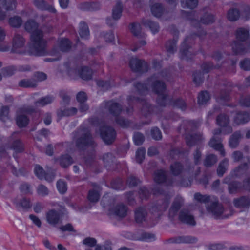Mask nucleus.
<instances>
[{
  "instance_id": "obj_1",
  "label": "nucleus",
  "mask_w": 250,
  "mask_h": 250,
  "mask_svg": "<svg viewBox=\"0 0 250 250\" xmlns=\"http://www.w3.org/2000/svg\"><path fill=\"white\" fill-rule=\"evenodd\" d=\"M168 72L167 70H163L158 75H154L147 80L145 84L137 83L134 84L138 93L141 95L145 94L148 91V86H151L152 90L158 94L157 99V104L161 106H165L168 104H171V100L167 95L164 94L166 85L162 81L158 80V78L166 77Z\"/></svg>"
},
{
  "instance_id": "obj_2",
  "label": "nucleus",
  "mask_w": 250,
  "mask_h": 250,
  "mask_svg": "<svg viewBox=\"0 0 250 250\" xmlns=\"http://www.w3.org/2000/svg\"><path fill=\"white\" fill-rule=\"evenodd\" d=\"M24 28L31 33V54L37 56L45 55L46 42L43 38L42 31L38 29V24L34 20H29L25 22Z\"/></svg>"
},
{
  "instance_id": "obj_3",
  "label": "nucleus",
  "mask_w": 250,
  "mask_h": 250,
  "mask_svg": "<svg viewBox=\"0 0 250 250\" xmlns=\"http://www.w3.org/2000/svg\"><path fill=\"white\" fill-rule=\"evenodd\" d=\"M236 40L232 44V49L235 55H244L250 53V40L249 30L239 28L236 31Z\"/></svg>"
},
{
  "instance_id": "obj_4",
  "label": "nucleus",
  "mask_w": 250,
  "mask_h": 250,
  "mask_svg": "<svg viewBox=\"0 0 250 250\" xmlns=\"http://www.w3.org/2000/svg\"><path fill=\"white\" fill-rule=\"evenodd\" d=\"M89 120L92 125L99 127L101 137L105 144H111L114 141L116 132L113 127L105 125L102 120L97 117L92 118Z\"/></svg>"
},
{
  "instance_id": "obj_5",
  "label": "nucleus",
  "mask_w": 250,
  "mask_h": 250,
  "mask_svg": "<svg viewBox=\"0 0 250 250\" xmlns=\"http://www.w3.org/2000/svg\"><path fill=\"white\" fill-rule=\"evenodd\" d=\"M76 146L80 150H84L89 146H95L94 141L87 128H80L76 132Z\"/></svg>"
},
{
  "instance_id": "obj_6",
  "label": "nucleus",
  "mask_w": 250,
  "mask_h": 250,
  "mask_svg": "<svg viewBox=\"0 0 250 250\" xmlns=\"http://www.w3.org/2000/svg\"><path fill=\"white\" fill-rule=\"evenodd\" d=\"M206 209L208 213L215 219H226L233 214L232 210H229V213H226V210L223 206L219 202L216 197L210 203L207 205Z\"/></svg>"
},
{
  "instance_id": "obj_7",
  "label": "nucleus",
  "mask_w": 250,
  "mask_h": 250,
  "mask_svg": "<svg viewBox=\"0 0 250 250\" xmlns=\"http://www.w3.org/2000/svg\"><path fill=\"white\" fill-rule=\"evenodd\" d=\"M127 100L129 102L134 101H136L139 102L142 105L141 109V113L145 116H147L153 113L157 114L159 112V109L158 107L152 106L146 100L140 99L139 98L132 96H128Z\"/></svg>"
},
{
  "instance_id": "obj_8",
  "label": "nucleus",
  "mask_w": 250,
  "mask_h": 250,
  "mask_svg": "<svg viewBox=\"0 0 250 250\" xmlns=\"http://www.w3.org/2000/svg\"><path fill=\"white\" fill-rule=\"evenodd\" d=\"M250 168V158H247V162L241 164L231 171L223 180L224 183H229L232 178L241 177Z\"/></svg>"
},
{
  "instance_id": "obj_9",
  "label": "nucleus",
  "mask_w": 250,
  "mask_h": 250,
  "mask_svg": "<svg viewBox=\"0 0 250 250\" xmlns=\"http://www.w3.org/2000/svg\"><path fill=\"white\" fill-rule=\"evenodd\" d=\"M100 108L103 113H109L114 116H118L122 111V106L113 100L104 101Z\"/></svg>"
},
{
  "instance_id": "obj_10",
  "label": "nucleus",
  "mask_w": 250,
  "mask_h": 250,
  "mask_svg": "<svg viewBox=\"0 0 250 250\" xmlns=\"http://www.w3.org/2000/svg\"><path fill=\"white\" fill-rule=\"evenodd\" d=\"M225 134V129L221 130V129H215L213 131L214 136L210 139L208 143V145L211 147L213 148L214 149L218 150L220 152V154L222 156L225 155V150L223 148V145L221 143V138L218 135H219L222 132Z\"/></svg>"
},
{
  "instance_id": "obj_11",
  "label": "nucleus",
  "mask_w": 250,
  "mask_h": 250,
  "mask_svg": "<svg viewBox=\"0 0 250 250\" xmlns=\"http://www.w3.org/2000/svg\"><path fill=\"white\" fill-rule=\"evenodd\" d=\"M62 216L60 211L50 209L46 213V220L50 226L56 227L62 223Z\"/></svg>"
},
{
  "instance_id": "obj_12",
  "label": "nucleus",
  "mask_w": 250,
  "mask_h": 250,
  "mask_svg": "<svg viewBox=\"0 0 250 250\" xmlns=\"http://www.w3.org/2000/svg\"><path fill=\"white\" fill-rule=\"evenodd\" d=\"M25 43L26 40L21 35L15 34L12 41V52L18 54L22 53Z\"/></svg>"
},
{
  "instance_id": "obj_13",
  "label": "nucleus",
  "mask_w": 250,
  "mask_h": 250,
  "mask_svg": "<svg viewBox=\"0 0 250 250\" xmlns=\"http://www.w3.org/2000/svg\"><path fill=\"white\" fill-rule=\"evenodd\" d=\"M129 66L134 72L143 73L147 71L148 69L147 64L145 61L137 58H131L129 61Z\"/></svg>"
},
{
  "instance_id": "obj_14",
  "label": "nucleus",
  "mask_w": 250,
  "mask_h": 250,
  "mask_svg": "<svg viewBox=\"0 0 250 250\" xmlns=\"http://www.w3.org/2000/svg\"><path fill=\"white\" fill-rule=\"evenodd\" d=\"M169 199L170 198L166 197L164 199L159 200L157 202V204L152 207V212H157L154 217L158 219L160 218L162 213L165 211L168 208L169 204Z\"/></svg>"
},
{
  "instance_id": "obj_15",
  "label": "nucleus",
  "mask_w": 250,
  "mask_h": 250,
  "mask_svg": "<svg viewBox=\"0 0 250 250\" xmlns=\"http://www.w3.org/2000/svg\"><path fill=\"white\" fill-rule=\"evenodd\" d=\"M185 140L188 146H192L201 144L204 141V138L202 133H194L187 134Z\"/></svg>"
},
{
  "instance_id": "obj_16",
  "label": "nucleus",
  "mask_w": 250,
  "mask_h": 250,
  "mask_svg": "<svg viewBox=\"0 0 250 250\" xmlns=\"http://www.w3.org/2000/svg\"><path fill=\"white\" fill-rule=\"evenodd\" d=\"M194 41V37L191 35L187 37L183 41L180 49V57L181 59H186L189 56L190 48L189 44L192 43Z\"/></svg>"
},
{
  "instance_id": "obj_17",
  "label": "nucleus",
  "mask_w": 250,
  "mask_h": 250,
  "mask_svg": "<svg viewBox=\"0 0 250 250\" xmlns=\"http://www.w3.org/2000/svg\"><path fill=\"white\" fill-rule=\"evenodd\" d=\"M179 219L182 223L190 226H194L196 224L194 216L187 209H182L180 211Z\"/></svg>"
},
{
  "instance_id": "obj_18",
  "label": "nucleus",
  "mask_w": 250,
  "mask_h": 250,
  "mask_svg": "<svg viewBox=\"0 0 250 250\" xmlns=\"http://www.w3.org/2000/svg\"><path fill=\"white\" fill-rule=\"evenodd\" d=\"M216 123L218 125L222 127H225V134L230 133L232 131V128L229 126V119L228 116L221 114L216 118Z\"/></svg>"
},
{
  "instance_id": "obj_19",
  "label": "nucleus",
  "mask_w": 250,
  "mask_h": 250,
  "mask_svg": "<svg viewBox=\"0 0 250 250\" xmlns=\"http://www.w3.org/2000/svg\"><path fill=\"white\" fill-rule=\"evenodd\" d=\"M234 207L239 209H248L250 207V197L247 196H242L234 198L233 200Z\"/></svg>"
},
{
  "instance_id": "obj_20",
  "label": "nucleus",
  "mask_w": 250,
  "mask_h": 250,
  "mask_svg": "<svg viewBox=\"0 0 250 250\" xmlns=\"http://www.w3.org/2000/svg\"><path fill=\"white\" fill-rule=\"evenodd\" d=\"M198 241L197 238L191 236H180L172 237L168 240L170 243L181 244H193L196 243Z\"/></svg>"
},
{
  "instance_id": "obj_21",
  "label": "nucleus",
  "mask_w": 250,
  "mask_h": 250,
  "mask_svg": "<svg viewBox=\"0 0 250 250\" xmlns=\"http://www.w3.org/2000/svg\"><path fill=\"white\" fill-rule=\"evenodd\" d=\"M147 211L144 207L137 208L134 210V220L138 224H141L146 220Z\"/></svg>"
},
{
  "instance_id": "obj_22",
  "label": "nucleus",
  "mask_w": 250,
  "mask_h": 250,
  "mask_svg": "<svg viewBox=\"0 0 250 250\" xmlns=\"http://www.w3.org/2000/svg\"><path fill=\"white\" fill-rule=\"evenodd\" d=\"M184 200L181 197H177L169 210V217L171 219L177 215L178 211L183 204Z\"/></svg>"
},
{
  "instance_id": "obj_23",
  "label": "nucleus",
  "mask_w": 250,
  "mask_h": 250,
  "mask_svg": "<svg viewBox=\"0 0 250 250\" xmlns=\"http://www.w3.org/2000/svg\"><path fill=\"white\" fill-rule=\"evenodd\" d=\"M101 6L98 2H84L79 4L78 8L83 11H95L99 10Z\"/></svg>"
},
{
  "instance_id": "obj_24",
  "label": "nucleus",
  "mask_w": 250,
  "mask_h": 250,
  "mask_svg": "<svg viewBox=\"0 0 250 250\" xmlns=\"http://www.w3.org/2000/svg\"><path fill=\"white\" fill-rule=\"evenodd\" d=\"M53 161L55 164H59L63 167H67L73 163V159L68 154L62 155L59 158H55Z\"/></svg>"
},
{
  "instance_id": "obj_25",
  "label": "nucleus",
  "mask_w": 250,
  "mask_h": 250,
  "mask_svg": "<svg viewBox=\"0 0 250 250\" xmlns=\"http://www.w3.org/2000/svg\"><path fill=\"white\" fill-rule=\"evenodd\" d=\"M77 112V109L75 107L65 108L61 107L57 110V114L59 119L65 116H70L75 115Z\"/></svg>"
},
{
  "instance_id": "obj_26",
  "label": "nucleus",
  "mask_w": 250,
  "mask_h": 250,
  "mask_svg": "<svg viewBox=\"0 0 250 250\" xmlns=\"http://www.w3.org/2000/svg\"><path fill=\"white\" fill-rule=\"evenodd\" d=\"M34 4L37 8L41 10H47L51 13H55L56 11L52 5L47 4L43 0H34Z\"/></svg>"
},
{
  "instance_id": "obj_27",
  "label": "nucleus",
  "mask_w": 250,
  "mask_h": 250,
  "mask_svg": "<svg viewBox=\"0 0 250 250\" xmlns=\"http://www.w3.org/2000/svg\"><path fill=\"white\" fill-rule=\"evenodd\" d=\"M228 184V190L230 194H235L238 192L244 190L242 183L240 182L234 181L227 183Z\"/></svg>"
},
{
  "instance_id": "obj_28",
  "label": "nucleus",
  "mask_w": 250,
  "mask_h": 250,
  "mask_svg": "<svg viewBox=\"0 0 250 250\" xmlns=\"http://www.w3.org/2000/svg\"><path fill=\"white\" fill-rule=\"evenodd\" d=\"M37 85V81L33 78L23 79L18 82V86L22 88H35Z\"/></svg>"
},
{
  "instance_id": "obj_29",
  "label": "nucleus",
  "mask_w": 250,
  "mask_h": 250,
  "mask_svg": "<svg viewBox=\"0 0 250 250\" xmlns=\"http://www.w3.org/2000/svg\"><path fill=\"white\" fill-rule=\"evenodd\" d=\"M127 211L128 208L123 204L117 205L113 209L114 214L120 218L125 217L127 215Z\"/></svg>"
},
{
  "instance_id": "obj_30",
  "label": "nucleus",
  "mask_w": 250,
  "mask_h": 250,
  "mask_svg": "<svg viewBox=\"0 0 250 250\" xmlns=\"http://www.w3.org/2000/svg\"><path fill=\"white\" fill-rule=\"evenodd\" d=\"M142 24L145 27L149 28L153 34H155L158 32L160 29V26L158 23L149 20H143Z\"/></svg>"
},
{
  "instance_id": "obj_31",
  "label": "nucleus",
  "mask_w": 250,
  "mask_h": 250,
  "mask_svg": "<svg viewBox=\"0 0 250 250\" xmlns=\"http://www.w3.org/2000/svg\"><path fill=\"white\" fill-rule=\"evenodd\" d=\"M250 120V116L249 114L246 112L238 113L234 118V122L237 125L245 124L248 122Z\"/></svg>"
},
{
  "instance_id": "obj_32",
  "label": "nucleus",
  "mask_w": 250,
  "mask_h": 250,
  "mask_svg": "<svg viewBox=\"0 0 250 250\" xmlns=\"http://www.w3.org/2000/svg\"><path fill=\"white\" fill-rule=\"evenodd\" d=\"M92 70L88 67H82L78 70V74L81 78L84 80H89L92 77Z\"/></svg>"
},
{
  "instance_id": "obj_33",
  "label": "nucleus",
  "mask_w": 250,
  "mask_h": 250,
  "mask_svg": "<svg viewBox=\"0 0 250 250\" xmlns=\"http://www.w3.org/2000/svg\"><path fill=\"white\" fill-rule=\"evenodd\" d=\"M14 203L18 209L22 208L24 209H27L31 207L30 201L26 198H23L21 199H15Z\"/></svg>"
},
{
  "instance_id": "obj_34",
  "label": "nucleus",
  "mask_w": 250,
  "mask_h": 250,
  "mask_svg": "<svg viewBox=\"0 0 250 250\" xmlns=\"http://www.w3.org/2000/svg\"><path fill=\"white\" fill-rule=\"evenodd\" d=\"M123 5L120 0H116V5L112 9V18L115 20H118L122 16Z\"/></svg>"
},
{
  "instance_id": "obj_35",
  "label": "nucleus",
  "mask_w": 250,
  "mask_h": 250,
  "mask_svg": "<svg viewBox=\"0 0 250 250\" xmlns=\"http://www.w3.org/2000/svg\"><path fill=\"white\" fill-rule=\"evenodd\" d=\"M241 138L240 131H237L231 135L229 139V146L232 148H235L238 146Z\"/></svg>"
},
{
  "instance_id": "obj_36",
  "label": "nucleus",
  "mask_w": 250,
  "mask_h": 250,
  "mask_svg": "<svg viewBox=\"0 0 250 250\" xmlns=\"http://www.w3.org/2000/svg\"><path fill=\"white\" fill-rule=\"evenodd\" d=\"M229 167V160L227 158L224 159L220 162L217 168V174L219 177H222L226 172Z\"/></svg>"
},
{
  "instance_id": "obj_37",
  "label": "nucleus",
  "mask_w": 250,
  "mask_h": 250,
  "mask_svg": "<svg viewBox=\"0 0 250 250\" xmlns=\"http://www.w3.org/2000/svg\"><path fill=\"white\" fill-rule=\"evenodd\" d=\"M16 122L19 128L24 127L28 124L29 119L26 115L19 112L16 118Z\"/></svg>"
},
{
  "instance_id": "obj_38",
  "label": "nucleus",
  "mask_w": 250,
  "mask_h": 250,
  "mask_svg": "<svg viewBox=\"0 0 250 250\" xmlns=\"http://www.w3.org/2000/svg\"><path fill=\"white\" fill-rule=\"evenodd\" d=\"M9 148L14 150L16 153L22 152L24 150L23 145L19 139L14 140L10 143Z\"/></svg>"
},
{
  "instance_id": "obj_39",
  "label": "nucleus",
  "mask_w": 250,
  "mask_h": 250,
  "mask_svg": "<svg viewBox=\"0 0 250 250\" xmlns=\"http://www.w3.org/2000/svg\"><path fill=\"white\" fill-rule=\"evenodd\" d=\"M17 2L15 0H1L0 5L6 11H12L16 7Z\"/></svg>"
},
{
  "instance_id": "obj_40",
  "label": "nucleus",
  "mask_w": 250,
  "mask_h": 250,
  "mask_svg": "<svg viewBox=\"0 0 250 250\" xmlns=\"http://www.w3.org/2000/svg\"><path fill=\"white\" fill-rule=\"evenodd\" d=\"M215 197V196H214L203 195L200 193H196L194 194V198L195 200L201 203H208V204L210 203Z\"/></svg>"
},
{
  "instance_id": "obj_41",
  "label": "nucleus",
  "mask_w": 250,
  "mask_h": 250,
  "mask_svg": "<svg viewBox=\"0 0 250 250\" xmlns=\"http://www.w3.org/2000/svg\"><path fill=\"white\" fill-rule=\"evenodd\" d=\"M79 34L82 38L87 39L89 36L87 25L84 21H81L79 25Z\"/></svg>"
},
{
  "instance_id": "obj_42",
  "label": "nucleus",
  "mask_w": 250,
  "mask_h": 250,
  "mask_svg": "<svg viewBox=\"0 0 250 250\" xmlns=\"http://www.w3.org/2000/svg\"><path fill=\"white\" fill-rule=\"evenodd\" d=\"M154 181L155 182L160 184L166 181V172L163 170H156L154 173Z\"/></svg>"
},
{
  "instance_id": "obj_43",
  "label": "nucleus",
  "mask_w": 250,
  "mask_h": 250,
  "mask_svg": "<svg viewBox=\"0 0 250 250\" xmlns=\"http://www.w3.org/2000/svg\"><path fill=\"white\" fill-rule=\"evenodd\" d=\"M22 20L19 16H14L9 19V25L14 28H19L22 24Z\"/></svg>"
},
{
  "instance_id": "obj_44",
  "label": "nucleus",
  "mask_w": 250,
  "mask_h": 250,
  "mask_svg": "<svg viewBox=\"0 0 250 250\" xmlns=\"http://www.w3.org/2000/svg\"><path fill=\"white\" fill-rule=\"evenodd\" d=\"M209 94L207 91L200 92L198 97V103L200 105L206 104L210 100Z\"/></svg>"
},
{
  "instance_id": "obj_45",
  "label": "nucleus",
  "mask_w": 250,
  "mask_h": 250,
  "mask_svg": "<svg viewBox=\"0 0 250 250\" xmlns=\"http://www.w3.org/2000/svg\"><path fill=\"white\" fill-rule=\"evenodd\" d=\"M54 100V97L52 96H47L44 97H42L39 99L38 101L35 102V104L37 105L38 104L41 106H43L47 104H50L53 102Z\"/></svg>"
},
{
  "instance_id": "obj_46",
  "label": "nucleus",
  "mask_w": 250,
  "mask_h": 250,
  "mask_svg": "<svg viewBox=\"0 0 250 250\" xmlns=\"http://www.w3.org/2000/svg\"><path fill=\"white\" fill-rule=\"evenodd\" d=\"M217 161L216 155L212 154L207 155L204 161V165L206 167H211L217 162Z\"/></svg>"
},
{
  "instance_id": "obj_47",
  "label": "nucleus",
  "mask_w": 250,
  "mask_h": 250,
  "mask_svg": "<svg viewBox=\"0 0 250 250\" xmlns=\"http://www.w3.org/2000/svg\"><path fill=\"white\" fill-rule=\"evenodd\" d=\"M183 170V166L179 162H175L170 165V171L174 175H179Z\"/></svg>"
},
{
  "instance_id": "obj_48",
  "label": "nucleus",
  "mask_w": 250,
  "mask_h": 250,
  "mask_svg": "<svg viewBox=\"0 0 250 250\" xmlns=\"http://www.w3.org/2000/svg\"><path fill=\"white\" fill-rule=\"evenodd\" d=\"M198 0H181V6L183 8L194 9L197 6Z\"/></svg>"
},
{
  "instance_id": "obj_49",
  "label": "nucleus",
  "mask_w": 250,
  "mask_h": 250,
  "mask_svg": "<svg viewBox=\"0 0 250 250\" xmlns=\"http://www.w3.org/2000/svg\"><path fill=\"white\" fill-rule=\"evenodd\" d=\"M59 47L62 51L66 52L70 49L71 43L67 39H62L60 41Z\"/></svg>"
},
{
  "instance_id": "obj_50",
  "label": "nucleus",
  "mask_w": 250,
  "mask_h": 250,
  "mask_svg": "<svg viewBox=\"0 0 250 250\" xmlns=\"http://www.w3.org/2000/svg\"><path fill=\"white\" fill-rule=\"evenodd\" d=\"M177 39H174L172 41H169L166 44V47L168 53L173 54L177 50L176 43Z\"/></svg>"
},
{
  "instance_id": "obj_51",
  "label": "nucleus",
  "mask_w": 250,
  "mask_h": 250,
  "mask_svg": "<svg viewBox=\"0 0 250 250\" xmlns=\"http://www.w3.org/2000/svg\"><path fill=\"white\" fill-rule=\"evenodd\" d=\"M152 14L155 17H160L163 11V8L160 3H155L151 7Z\"/></svg>"
},
{
  "instance_id": "obj_52",
  "label": "nucleus",
  "mask_w": 250,
  "mask_h": 250,
  "mask_svg": "<svg viewBox=\"0 0 250 250\" xmlns=\"http://www.w3.org/2000/svg\"><path fill=\"white\" fill-rule=\"evenodd\" d=\"M227 16L229 21H235L240 16V12L236 8H232L229 11Z\"/></svg>"
},
{
  "instance_id": "obj_53",
  "label": "nucleus",
  "mask_w": 250,
  "mask_h": 250,
  "mask_svg": "<svg viewBox=\"0 0 250 250\" xmlns=\"http://www.w3.org/2000/svg\"><path fill=\"white\" fill-rule=\"evenodd\" d=\"M221 67V65L217 64L214 65L211 62H207L203 63L202 65V69L203 70V73H208L211 70L213 69H218Z\"/></svg>"
},
{
  "instance_id": "obj_54",
  "label": "nucleus",
  "mask_w": 250,
  "mask_h": 250,
  "mask_svg": "<svg viewBox=\"0 0 250 250\" xmlns=\"http://www.w3.org/2000/svg\"><path fill=\"white\" fill-rule=\"evenodd\" d=\"M9 108L7 106H3L0 109V120L5 122L9 119Z\"/></svg>"
},
{
  "instance_id": "obj_55",
  "label": "nucleus",
  "mask_w": 250,
  "mask_h": 250,
  "mask_svg": "<svg viewBox=\"0 0 250 250\" xmlns=\"http://www.w3.org/2000/svg\"><path fill=\"white\" fill-rule=\"evenodd\" d=\"M2 73L5 77L11 76L17 71L16 66L12 65L4 67L1 69Z\"/></svg>"
},
{
  "instance_id": "obj_56",
  "label": "nucleus",
  "mask_w": 250,
  "mask_h": 250,
  "mask_svg": "<svg viewBox=\"0 0 250 250\" xmlns=\"http://www.w3.org/2000/svg\"><path fill=\"white\" fill-rule=\"evenodd\" d=\"M201 23L205 24H209L214 21V17L212 14L206 13L200 19Z\"/></svg>"
},
{
  "instance_id": "obj_57",
  "label": "nucleus",
  "mask_w": 250,
  "mask_h": 250,
  "mask_svg": "<svg viewBox=\"0 0 250 250\" xmlns=\"http://www.w3.org/2000/svg\"><path fill=\"white\" fill-rule=\"evenodd\" d=\"M203 73L196 71L193 73V82L196 85H200L204 81Z\"/></svg>"
},
{
  "instance_id": "obj_58",
  "label": "nucleus",
  "mask_w": 250,
  "mask_h": 250,
  "mask_svg": "<svg viewBox=\"0 0 250 250\" xmlns=\"http://www.w3.org/2000/svg\"><path fill=\"white\" fill-rule=\"evenodd\" d=\"M19 112L21 114H31L36 112V108L32 105H24L19 109Z\"/></svg>"
},
{
  "instance_id": "obj_59",
  "label": "nucleus",
  "mask_w": 250,
  "mask_h": 250,
  "mask_svg": "<svg viewBox=\"0 0 250 250\" xmlns=\"http://www.w3.org/2000/svg\"><path fill=\"white\" fill-rule=\"evenodd\" d=\"M103 160L106 167L110 166L115 160V157L112 154L108 153L104 155Z\"/></svg>"
},
{
  "instance_id": "obj_60",
  "label": "nucleus",
  "mask_w": 250,
  "mask_h": 250,
  "mask_svg": "<svg viewBox=\"0 0 250 250\" xmlns=\"http://www.w3.org/2000/svg\"><path fill=\"white\" fill-rule=\"evenodd\" d=\"M99 193L94 189L89 190L88 195V199L90 202H97L100 198Z\"/></svg>"
},
{
  "instance_id": "obj_61",
  "label": "nucleus",
  "mask_w": 250,
  "mask_h": 250,
  "mask_svg": "<svg viewBox=\"0 0 250 250\" xmlns=\"http://www.w3.org/2000/svg\"><path fill=\"white\" fill-rule=\"evenodd\" d=\"M131 26L130 30L132 33L137 37H141V27L140 24L139 23H133L131 24Z\"/></svg>"
},
{
  "instance_id": "obj_62",
  "label": "nucleus",
  "mask_w": 250,
  "mask_h": 250,
  "mask_svg": "<svg viewBox=\"0 0 250 250\" xmlns=\"http://www.w3.org/2000/svg\"><path fill=\"white\" fill-rule=\"evenodd\" d=\"M116 122L118 125L123 128L129 127L131 124V122L128 120L122 117L116 118Z\"/></svg>"
},
{
  "instance_id": "obj_63",
  "label": "nucleus",
  "mask_w": 250,
  "mask_h": 250,
  "mask_svg": "<svg viewBox=\"0 0 250 250\" xmlns=\"http://www.w3.org/2000/svg\"><path fill=\"white\" fill-rule=\"evenodd\" d=\"M145 140L143 134L140 132H135L133 135V141L136 145H141Z\"/></svg>"
},
{
  "instance_id": "obj_64",
  "label": "nucleus",
  "mask_w": 250,
  "mask_h": 250,
  "mask_svg": "<svg viewBox=\"0 0 250 250\" xmlns=\"http://www.w3.org/2000/svg\"><path fill=\"white\" fill-rule=\"evenodd\" d=\"M146 150L143 147L138 149L136 153V159L137 163L141 164L145 158Z\"/></svg>"
}]
</instances>
